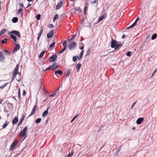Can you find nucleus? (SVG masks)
Listing matches in <instances>:
<instances>
[{
  "label": "nucleus",
  "instance_id": "1",
  "mask_svg": "<svg viewBox=\"0 0 157 157\" xmlns=\"http://www.w3.org/2000/svg\"><path fill=\"white\" fill-rule=\"evenodd\" d=\"M122 44L121 42H117L116 40L112 39L111 42V47L112 48H115V50H116L119 47H121Z\"/></svg>",
  "mask_w": 157,
  "mask_h": 157
},
{
  "label": "nucleus",
  "instance_id": "2",
  "mask_svg": "<svg viewBox=\"0 0 157 157\" xmlns=\"http://www.w3.org/2000/svg\"><path fill=\"white\" fill-rule=\"evenodd\" d=\"M27 129V127L25 126L23 130L20 133V137L22 139H23V140H24L26 137V132Z\"/></svg>",
  "mask_w": 157,
  "mask_h": 157
},
{
  "label": "nucleus",
  "instance_id": "3",
  "mask_svg": "<svg viewBox=\"0 0 157 157\" xmlns=\"http://www.w3.org/2000/svg\"><path fill=\"white\" fill-rule=\"evenodd\" d=\"M19 67V65L17 64L16 66L14 69L13 72V74L12 77V81L15 78L17 75L18 73V70Z\"/></svg>",
  "mask_w": 157,
  "mask_h": 157
},
{
  "label": "nucleus",
  "instance_id": "4",
  "mask_svg": "<svg viewBox=\"0 0 157 157\" xmlns=\"http://www.w3.org/2000/svg\"><path fill=\"white\" fill-rule=\"evenodd\" d=\"M76 43L75 42H72L68 45L70 50H72L76 48Z\"/></svg>",
  "mask_w": 157,
  "mask_h": 157
},
{
  "label": "nucleus",
  "instance_id": "5",
  "mask_svg": "<svg viewBox=\"0 0 157 157\" xmlns=\"http://www.w3.org/2000/svg\"><path fill=\"white\" fill-rule=\"evenodd\" d=\"M18 142V141L17 140H16L14 142H13L11 145L10 150L11 151L13 150Z\"/></svg>",
  "mask_w": 157,
  "mask_h": 157
},
{
  "label": "nucleus",
  "instance_id": "6",
  "mask_svg": "<svg viewBox=\"0 0 157 157\" xmlns=\"http://www.w3.org/2000/svg\"><path fill=\"white\" fill-rule=\"evenodd\" d=\"M9 34H14L17 36V37H21L20 33L18 31L14 30L10 31L9 33Z\"/></svg>",
  "mask_w": 157,
  "mask_h": 157
},
{
  "label": "nucleus",
  "instance_id": "7",
  "mask_svg": "<svg viewBox=\"0 0 157 157\" xmlns=\"http://www.w3.org/2000/svg\"><path fill=\"white\" fill-rule=\"evenodd\" d=\"M57 58V56L56 55H53L49 58V60L50 62H53L56 60Z\"/></svg>",
  "mask_w": 157,
  "mask_h": 157
},
{
  "label": "nucleus",
  "instance_id": "8",
  "mask_svg": "<svg viewBox=\"0 0 157 157\" xmlns=\"http://www.w3.org/2000/svg\"><path fill=\"white\" fill-rule=\"evenodd\" d=\"M36 105L34 106L33 107V109L32 110V111L31 112V113L29 115V116L28 117H30L31 116H33L36 112Z\"/></svg>",
  "mask_w": 157,
  "mask_h": 157
},
{
  "label": "nucleus",
  "instance_id": "9",
  "mask_svg": "<svg viewBox=\"0 0 157 157\" xmlns=\"http://www.w3.org/2000/svg\"><path fill=\"white\" fill-rule=\"evenodd\" d=\"M138 19H139V18L138 17H137L136 20V21L134 22V23L132 25H130L129 27H128L127 28V29H128L132 28L133 27H134V26H135L136 25V24H137V21L138 20Z\"/></svg>",
  "mask_w": 157,
  "mask_h": 157
},
{
  "label": "nucleus",
  "instance_id": "10",
  "mask_svg": "<svg viewBox=\"0 0 157 157\" xmlns=\"http://www.w3.org/2000/svg\"><path fill=\"white\" fill-rule=\"evenodd\" d=\"M144 120V119L143 117L139 118L136 121V124H141L142 122Z\"/></svg>",
  "mask_w": 157,
  "mask_h": 157
},
{
  "label": "nucleus",
  "instance_id": "11",
  "mask_svg": "<svg viewBox=\"0 0 157 157\" xmlns=\"http://www.w3.org/2000/svg\"><path fill=\"white\" fill-rule=\"evenodd\" d=\"M53 34V30L51 31L49 33L47 34V37L48 38H51Z\"/></svg>",
  "mask_w": 157,
  "mask_h": 157
},
{
  "label": "nucleus",
  "instance_id": "12",
  "mask_svg": "<svg viewBox=\"0 0 157 157\" xmlns=\"http://www.w3.org/2000/svg\"><path fill=\"white\" fill-rule=\"evenodd\" d=\"M5 59V57L3 53L0 51V62H3Z\"/></svg>",
  "mask_w": 157,
  "mask_h": 157
},
{
  "label": "nucleus",
  "instance_id": "13",
  "mask_svg": "<svg viewBox=\"0 0 157 157\" xmlns=\"http://www.w3.org/2000/svg\"><path fill=\"white\" fill-rule=\"evenodd\" d=\"M49 109V107H47L46 110H45V111H44L43 113L42 114V116L43 117H45V116H46L48 113V110Z\"/></svg>",
  "mask_w": 157,
  "mask_h": 157
},
{
  "label": "nucleus",
  "instance_id": "14",
  "mask_svg": "<svg viewBox=\"0 0 157 157\" xmlns=\"http://www.w3.org/2000/svg\"><path fill=\"white\" fill-rule=\"evenodd\" d=\"M55 73L56 75L57 74H58L60 75H63V72L61 70H59L55 71Z\"/></svg>",
  "mask_w": 157,
  "mask_h": 157
},
{
  "label": "nucleus",
  "instance_id": "15",
  "mask_svg": "<svg viewBox=\"0 0 157 157\" xmlns=\"http://www.w3.org/2000/svg\"><path fill=\"white\" fill-rule=\"evenodd\" d=\"M15 44L16 45V46L14 49V51L15 52L17 51L19 49L20 46L19 44H16L15 43Z\"/></svg>",
  "mask_w": 157,
  "mask_h": 157
},
{
  "label": "nucleus",
  "instance_id": "16",
  "mask_svg": "<svg viewBox=\"0 0 157 157\" xmlns=\"http://www.w3.org/2000/svg\"><path fill=\"white\" fill-rule=\"evenodd\" d=\"M63 3L62 2H61L60 3H58L56 7V9H59L63 5Z\"/></svg>",
  "mask_w": 157,
  "mask_h": 157
},
{
  "label": "nucleus",
  "instance_id": "17",
  "mask_svg": "<svg viewBox=\"0 0 157 157\" xmlns=\"http://www.w3.org/2000/svg\"><path fill=\"white\" fill-rule=\"evenodd\" d=\"M18 120V118L17 117H15L13 120L12 123L13 124H15L17 122Z\"/></svg>",
  "mask_w": 157,
  "mask_h": 157
},
{
  "label": "nucleus",
  "instance_id": "18",
  "mask_svg": "<svg viewBox=\"0 0 157 157\" xmlns=\"http://www.w3.org/2000/svg\"><path fill=\"white\" fill-rule=\"evenodd\" d=\"M55 42H52L49 46V48L50 50L53 49L55 46Z\"/></svg>",
  "mask_w": 157,
  "mask_h": 157
},
{
  "label": "nucleus",
  "instance_id": "19",
  "mask_svg": "<svg viewBox=\"0 0 157 157\" xmlns=\"http://www.w3.org/2000/svg\"><path fill=\"white\" fill-rule=\"evenodd\" d=\"M10 37L15 42L17 40V38L15 36L12 34H10Z\"/></svg>",
  "mask_w": 157,
  "mask_h": 157
},
{
  "label": "nucleus",
  "instance_id": "20",
  "mask_svg": "<svg viewBox=\"0 0 157 157\" xmlns=\"http://www.w3.org/2000/svg\"><path fill=\"white\" fill-rule=\"evenodd\" d=\"M106 16V15L104 14L101 16L100 17H99L98 19V22H99L101 21Z\"/></svg>",
  "mask_w": 157,
  "mask_h": 157
},
{
  "label": "nucleus",
  "instance_id": "21",
  "mask_svg": "<svg viewBox=\"0 0 157 157\" xmlns=\"http://www.w3.org/2000/svg\"><path fill=\"white\" fill-rule=\"evenodd\" d=\"M45 52V51H43L41 52V53L40 54V55L39 56V59H40L42 58L43 56L44 55Z\"/></svg>",
  "mask_w": 157,
  "mask_h": 157
},
{
  "label": "nucleus",
  "instance_id": "22",
  "mask_svg": "<svg viewBox=\"0 0 157 157\" xmlns=\"http://www.w3.org/2000/svg\"><path fill=\"white\" fill-rule=\"evenodd\" d=\"M3 52L7 55H10V52L7 50L4 49Z\"/></svg>",
  "mask_w": 157,
  "mask_h": 157
},
{
  "label": "nucleus",
  "instance_id": "23",
  "mask_svg": "<svg viewBox=\"0 0 157 157\" xmlns=\"http://www.w3.org/2000/svg\"><path fill=\"white\" fill-rule=\"evenodd\" d=\"M74 154V151L73 150H72L71 152L70 153H69L67 155V157H71V156H72Z\"/></svg>",
  "mask_w": 157,
  "mask_h": 157
},
{
  "label": "nucleus",
  "instance_id": "24",
  "mask_svg": "<svg viewBox=\"0 0 157 157\" xmlns=\"http://www.w3.org/2000/svg\"><path fill=\"white\" fill-rule=\"evenodd\" d=\"M84 52V51L82 50L81 52H80V54H79V58H78V59L79 60L81 58H82V56L83 55Z\"/></svg>",
  "mask_w": 157,
  "mask_h": 157
},
{
  "label": "nucleus",
  "instance_id": "25",
  "mask_svg": "<svg viewBox=\"0 0 157 157\" xmlns=\"http://www.w3.org/2000/svg\"><path fill=\"white\" fill-rule=\"evenodd\" d=\"M25 117V115L23 114H21V119H20V121H21L22 122L23 121Z\"/></svg>",
  "mask_w": 157,
  "mask_h": 157
},
{
  "label": "nucleus",
  "instance_id": "26",
  "mask_svg": "<svg viewBox=\"0 0 157 157\" xmlns=\"http://www.w3.org/2000/svg\"><path fill=\"white\" fill-rule=\"evenodd\" d=\"M157 36V34L156 33H155L153 35H152V36L151 37V39L152 40H154L156 38Z\"/></svg>",
  "mask_w": 157,
  "mask_h": 157
},
{
  "label": "nucleus",
  "instance_id": "27",
  "mask_svg": "<svg viewBox=\"0 0 157 157\" xmlns=\"http://www.w3.org/2000/svg\"><path fill=\"white\" fill-rule=\"evenodd\" d=\"M9 123L6 121L5 122V123L4 124V125L2 126V128H5L8 125Z\"/></svg>",
  "mask_w": 157,
  "mask_h": 157
},
{
  "label": "nucleus",
  "instance_id": "28",
  "mask_svg": "<svg viewBox=\"0 0 157 157\" xmlns=\"http://www.w3.org/2000/svg\"><path fill=\"white\" fill-rule=\"evenodd\" d=\"M13 22L14 23H16L18 21V18L17 17H14L12 19Z\"/></svg>",
  "mask_w": 157,
  "mask_h": 157
},
{
  "label": "nucleus",
  "instance_id": "29",
  "mask_svg": "<svg viewBox=\"0 0 157 157\" xmlns=\"http://www.w3.org/2000/svg\"><path fill=\"white\" fill-rule=\"evenodd\" d=\"M6 32V30L5 29H2L0 33V36H1L3 34L5 33Z\"/></svg>",
  "mask_w": 157,
  "mask_h": 157
},
{
  "label": "nucleus",
  "instance_id": "30",
  "mask_svg": "<svg viewBox=\"0 0 157 157\" xmlns=\"http://www.w3.org/2000/svg\"><path fill=\"white\" fill-rule=\"evenodd\" d=\"M81 65L80 63H78L77 64L76 66V68L78 70L81 67Z\"/></svg>",
  "mask_w": 157,
  "mask_h": 157
},
{
  "label": "nucleus",
  "instance_id": "31",
  "mask_svg": "<svg viewBox=\"0 0 157 157\" xmlns=\"http://www.w3.org/2000/svg\"><path fill=\"white\" fill-rule=\"evenodd\" d=\"M41 121V118H38L37 119H36V124H38Z\"/></svg>",
  "mask_w": 157,
  "mask_h": 157
},
{
  "label": "nucleus",
  "instance_id": "32",
  "mask_svg": "<svg viewBox=\"0 0 157 157\" xmlns=\"http://www.w3.org/2000/svg\"><path fill=\"white\" fill-rule=\"evenodd\" d=\"M71 70L70 69L68 70L67 71V74L66 75V76L67 77H68L69 76V75H70V74L71 73Z\"/></svg>",
  "mask_w": 157,
  "mask_h": 157
},
{
  "label": "nucleus",
  "instance_id": "33",
  "mask_svg": "<svg viewBox=\"0 0 157 157\" xmlns=\"http://www.w3.org/2000/svg\"><path fill=\"white\" fill-rule=\"evenodd\" d=\"M5 40H2L1 41V43L2 44H4L5 43H7V38H5Z\"/></svg>",
  "mask_w": 157,
  "mask_h": 157
},
{
  "label": "nucleus",
  "instance_id": "34",
  "mask_svg": "<svg viewBox=\"0 0 157 157\" xmlns=\"http://www.w3.org/2000/svg\"><path fill=\"white\" fill-rule=\"evenodd\" d=\"M56 64H57L56 63V62H55L52 65L49 67L51 69H52V67H55V65H56Z\"/></svg>",
  "mask_w": 157,
  "mask_h": 157
},
{
  "label": "nucleus",
  "instance_id": "35",
  "mask_svg": "<svg viewBox=\"0 0 157 157\" xmlns=\"http://www.w3.org/2000/svg\"><path fill=\"white\" fill-rule=\"evenodd\" d=\"M78 114H77V115H76L75 117H74L73 118V119H72V120L71 121V123H72L75 119L78 116Z\"/></svg>",
  "mask_w": 157,
  "mask_h": 157
},
{
  "label": "nucleus",
  "instance_id": "36",
  "mask_svg": "<svg viewBox=\"0 0 157 157\" xmlns=\"http://www.w3.org/2000/svg\"><path fill=\"white\" fill-rule=\"evenodd\" d=\"M78 57V56H75L73 57V61H76Z\"/></svg>",
  "mask_w": 157,
  "mask_h": 157
},
{
  "label": "nucleus",
  "instance_id": "37",
  "mask_svg": "<svg viewBox=\"0 0 157 157\" xmlns=\"http://www.w3.org/2000/svg\"><path fill=\"white\" fill-rule=\"evenodd\" d=\"M90 53V49H89L86 52V56H89Z\"/></svg>",
  "mask_w": 157,
  "mask_h": 157
},
{
  "label": "nucleus",
  "instance_id": "38",
  "mask_svg": "<svg viewBox=\"0 0 157 157\" xmlns=\"http://www.w3.org/2000/svg\"><path fill=\"white\" fill-rule=\"evenodd\" d=\"M58 15H56L53 18V21L54 22L55 21L56 19L58 18Z\"/></svg>",
  "mask_w": 157,
  "mask_h": 157
},
{
  "label": "nucleus",
  "instance_id": "39",
  "mask_svg": "<svg viewBox=\"0 0 157 157\" xmlns=\"http://www.w3.org/2000/svg\"><path fill=\"white\" fill-rule=\"evenodd\" d=\"M137 101H135L131 105V109H132L133 108V107H134V106L136 104Z\"/></svg>",
  "mask_w": 157,
  "mask_h": 157
},
{
  "label": "nucleus",
  "instance_id": "40",
  "mask_svg": "<svg viewBox=\"0 0 157 157\" xmlns=\"http://www.w3.org/2000/svg\"><path fill=\"white\" fill-rule=\"evenodd\" d=\"M56 94V91H55L53 92V93L52 94H51V95H50V97H53Z\"/></svg>",
  "mask_w": 157,
  "mask_h": 157
},
{
  "label": "nucleus",
  "instance_id": "41",
  "mask_svg": "<svg viewBox=\"0 0 157 157\" xmlns=\"http://www.w3.org/2000/svg\"><path fill=\"white\" fill-rule=\"evenodd\" d=\"M132 52L131 51H129L126 54V55L128 56H131V54Z\"/></svg>",
  "mask_w": 157,
  "mask_h": 157
},
{
  "label": "nucleus",
  "instance_id": "42",
  "mask_svg": "<svg viewBox=\"0 0 157 157\" xmlns=\"http://www.w3.org/2000/svg\"><path fill=\"white\" fill-rule=\"evenodd\" d=\"M40 17V14H37L36 16V18L37 20H39Z\"/></svg>",
  "mask_w": 157,
  "mask_h": 157
},
{
  "label": "nucleus",
  "instance_id": "43",
  "mask_svg": "<svg viewBox=\"0 0 157 157\" xmlns=\"http://www.w3.org/2000/svg\"><path fill=\"white\" fill-rule=\"evenodd\" d=\"M23 8H20L18 10L17 14H19L21 11L22 10Z\"/></svg>",
  "mask_w": 157,
  "mask_h": 157
},
{
  "label": "nucleus",
  "instance_id": "44",
  "mask_svg": "<svg viewBox=\"0 0 157 157\" xmlns=\"http://www.w3.org/2000/svg\"><path fill=\"white\" fill-rule=\"evenodd\" d=\"M63 45L64 47H66L67 46V41L65 40L63 43Z\"/></svg>",
  "mask_w": 157,
  "mask_h": 157
},
{
  "label": "nucleus",
  "instance_id": "45",
  "mask_svg": "<svg viewBox=\"0 0 157 157\" xmlns=\"http://www.w3.org/2000/svg\"><path fill=\"white\" fill-rule=\"evenodd\" d=\"M43 30H44L43 28H41L40 31L38 34H40V35H41V34H42V33H43Z\"/></svg>",
  "mask_w": 157,
  "mask_h": 157
},
{
  "label": "nucleus",
  "instance_id": "46",
  "mask_svg": "<svg viewBox=\"0 0 157 157\" xmlns=\"http://www.w3.org/2000/svg\"><path fill=\"white\" fill-rule=\"evenodd\" d=\"M50 69H51L49 67L46 69H43V71H47L49 70Z\"/></svg>",
  "mask_w": 157,
  "mask_h": 157
},
{
  "label": "nucleus",
  "instance_id": "47",
  "mask_svg": "<svg viewBox=\"0 0 157 157\" xmlns=\"http://www.w3.org/2000/svg\"><path fill=\"white\" fill-rule=\"evenodd\" d=\"M75 10L76 11H78L80 12V9L78 7H76L75 8Z\"/></svg>",
  "mask_w": 157,
  "mask_h": 157
},
{
  "label": "nucleus",
  "instance_id": "48",
  "mask_svg": "<svg viewBox=\"0 0 157 157\" xmlns=\"http://www.w3.org/2000/svg\"><path fill=\"white\" fill-rule=\"evenodd\" d=\"M18 98H21V94L20 93V89H19L18 90Z\"/></svg>",
  "mask_w": 157,
  "mask_h": 157
},
{
  "label": "nucleus",
  "instance_id": "49",
  "mask_svg": "<svg viewBox=\"0 0 157 157\" xmlns=\"http://www.w3.org/2000/svg\"><path fill=\"white\" fill-rule=\"evenodd\" d=\"M59 67V66L57 65L56 67L51 69V70H56V69H57Z\"/></svg>",
  "mask_w": 157,
  "mask_h": 157
},
{
  "label": "nucleus",
  "instance_id": "50",
  "mask_svg": "<svg viewBox=\"0 0 157 157\" xmlns=\"http://www.w3.org/2000/svg\"><path fill=\"white\" fill-rule=\"evenodd\" d=\"M97 2H98V1L95 0L93 2H92L91 3L93 4H95Z\"/></svg>",
  "mask_w": 157,
  "mask_h": 157
},
{
  "label": "nucleus",
  "instance_id": "51",
  "mask_svg": "<svg viewBox=\"0 0 157 157\" xmlns=\"http://www.w3.org/2000/svg\"><path fill=\"white\" fill-rule=\"evenodd\" d=\"M53 27V26L52 24H50L49 25V27L50 28H52Z\"/></svg>",
  "mask_w": 157,
  "mask_h": 157
},
{
  "label": "nucleus",
  "instance_id": "52",
  "mask_svg": "<svg viewBox=\"0 0 157 157\" xmlns=\"http://www.w3.org/2000/svg\"><path fill=\"white\" fill-rule=\"evenodd\" d=\"M26 94V91H25V90H23V94H22V95L24 96H25Z\"/></svg>",
  "mask_w": 157,
  "mask_h": 157
},
{
  "label": "nucleus",
  "instance_id": "53",
  "mask_svg": "<svg viewBox=\"0 0 157 157\" xmlns=\"http://www.w3.org/2000/svg\"><path fill=\"white\" fill-rule=\"evenodd\" d=\"M75 35H74L69 40V41L71 40L72 39H73L75 37Z\"/></svg>",
  "mask_w": 157,
  "mask_h": 157
},
{
  "label": "nucleus",
  "instance_id": "54",
  "mask_svg": "<svg viewBox=\"0 0 157 157\" xmlns=\"http://www.w3.org/2000/svg\"><path fill=\"white\" fill-rule=\"evenodd\" d=\"M41 35H40V34H38V37H37L38 40H39V39Z\"/></svg>",
  "mask_w": 157,
  "mask_h": 157
},
{
  "label": "nucleus",
  "instance_id": "55",
  "mask_svg": "<svg viewBox=\"0 0 157 157\" xmlns=\"http://www.w3.org/2000/svg\"><path fill=\"white\" fill-rule=\"evenodd\" d=\"M157 71V69L156 70H155V71L153 72V73L151 75V77H152L156 73V72Z\"/></svg>",
  "mask_w": 157,
  "mask_h": 157
},
{
  "label": "nucleus",
  "instance_id": "56",
  "mask_svg": "<svg viewBox=\"0 0 157 157\" xmlns=\"http://www.w3.org/2000/svg\"><path fill=\"white\" fill-rule=\"evenodd\" d=\"M19 6H20V8H23V4H19Z\"/></svg>",
  "mask_w": 157,
  "mask_h": 157
},
{
  "label": "nucleus",
  "instance_id": "57",
  "mask_svg": "<svg viewBox=\"0 0 157 157\" xmlns=\"http://www.w3.org/2000/svg\"><path fill=\"white\" fill-rule=\"evenodd\" d=\"M64 51H63V50L62 49L59 52L58 54L61 53H63Z\"/></svg>",
  "mask_w": 157,
  "mask_h": 157
},
{
  "label": "nucleus",
  "instance_id": "58",
  "mask_svg": "<svg viewBox=\"0 0 157 157\" xmlns=\"http://www.w3.org/2000/svg\"><path fill=\"white\" fill-rule=\"evenodd\" d=\"M87 7L86 6H84V10L87 11Z\"/></svg>",
  "mask_w": 157,
  "mask_h": 157
},
{
  "label": "nucleus",
  "instance_id": "59",
  "mask_svg": "<svg viewBox=\"0 0 157 157\" xmlns=\"http://www.w3.org/2000/svg\"><path fill=\"white\" fill-rule=\"evenodd\" d=\"M125 36H126L124 34L122 35V38L123 39H124L125 38Z\"/></svg>",
  "mask_w": 157,
  "mask_h": 157
},
{
  "label": "nucleus",
  "instance_id": "60",
  "mask_svg": "<svg viewBox=\"0 0 157 157\" xmlns=\"http://www.w3.org/2000/svg\"><path fill=\"white\" fill-rule=\"evenodd\" d=\"M31 4H30L29 3L28 5H27V7L26 8H27L28 7H29V6H31Z\"/></svg>",
  "mask_w": 157,
  "mask_h": 157
},
{
  "label": "nucleus",
  "instance_id": "61",
  "mask_svg": "<svg viewBox=\"0 0 157 157\" xmlns=\"http://www.w3.org/2000/svg\"><path fill=\"white\" fill-rule=\"evenodd\" d=\"M22 123V122L21 121H20L18 124V126H19Z\"/></svg>",
  "mask_w": 157,
  "mask_h": 157
},
{
  "label": "nucleus",
  "instance_id": "62",
  "mask_svg": "<svg viewBox=\"0 0 157 157\" xmlns=\"http://www.w3.org/2000/svg\"><path fill=\"white\" fill-rule=\"evenodd\" d=\"M85 6H86L87 7L88 6V4L87 3H86L85 4Z\"/></svg>",
  "mask_w": 157,
  "mask_h": 157
},
{
  "label": "nucleus",
  "instance_id": "63",
  "mask_svg": "<svg viewBox=\"0 0 157 157\" xmlns=\"http://www.w3.org/2000/svg\"><path fill=\"white\" fill-rule=\"evenodd\" d=\"M66 48V47H64L63 48V51H65Z\"/></svg>",
  "mask_w": 157,
  "mask_h": 157
},
{
  "label": "nucleus",
  "instance_id": "64",
  "mask_svg": "<svg viewBox=\"0 0 157 157\" xmlns=\"http://www.w3.org/2000/svg\"><path fill=\"white\" fill-rule=\"evenodd\" d=\"M66 48V47H64L63 48V51H65Z\"/></svg>",
  "mask_w": 157,
  "mask_h": 157
}]
</instances>
